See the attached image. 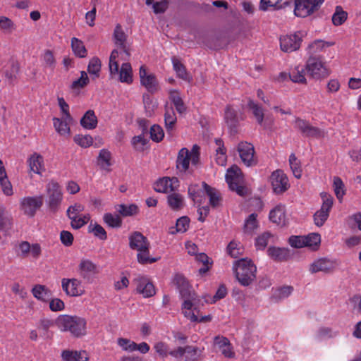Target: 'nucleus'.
<instances>
[{
	"instance_id": "obj_14",
	"label": "nucleus",
	"mask_w": 361,
	"mask_h": 361,
	"mask_svg": "<svg viewBox=\"0 0 361 361\" xmlns=\"http://www.w3.org/2000/svg\"><path fill=\"white\" fill-rule=\"evenodd\" d=\"M140 83L148 92L154 93L159 89V82L154 73L148 74L145 66H141L139 71Z\"/></svg>"
},
{
	"instance_id": "obj_39",
	"label": "nucleus",
	"mask_w": 361,
	"mask_h": 361,
	"mask_svg": "<svg viewBox=\"0 0 361 361\" xmlns=\"http://www.w3.org/2000/svg\"><path fill=\"white\" fill-rule=\"evenodd\" d=\"M247 106L250 110H252V112L257 123L259 125H262L264 117V111L262 107L250 99L248 100Z\"/></svg>"
},
{
	"instance_id": "obj_50",
	"label": "nucleus",
	"mask_w": 361,
	"mask_h": 361,
	"mask_svg": "<svg viewBox=\"0 0 361 361\" xmlns=\"http://www.w3.org/2000/svg\"><path fill=\"white\" fill-rule=\"evenodd\" d=\"M148 139L144 137V134L134 136L132 139L131 143L134 149L139 152L145 150V146L148 143Z\"/></svg>"
},
{
	"instance_id": "obj_35",
	"label": "nucleus",
	"mask_w": 361,
	"mask_h": 361,
	"mask_svg": "<svg viewBox=\"0 0 361 361\" xmlns=\"http://www.w3.org/2000/svg\"><path fill=\"white\" fill-rule=\"evenodd\" d=\"M118 73L119 80L121 82H126L127 84L133 82V73L130 63H123Z\"/></svg>"
},
{
	"instance_id": "obj_48",
	"label": "nucleus",
	"mask_w": 361,
	"mask_h": 361,
	"mask_svg": "<svg viewBox=\"0 0 361 361\" xmlns=\"http://www.w3.org/2000/svg\"><path fill=\"white\" fill-rule=\"evenodd\" d=\"M257 215L255 213H252L248 216L244 225L245 233L252 234L253 231L257 228Z\"/></svg>"
},
{
	"instance_id": "obj_8",
	"label": "nucleus",
	"mask_w": 361,
	"mask_h": 361,
	"mask_svg": "<svg viewBox=\"0 0 361 361\" xmlns=\"http://www.w3.org/2000/svg\"><path fill=\"white\" fill-rule=\"evenodd\" d=\"M202 42L209 49L216 51L226 47L230 41L224 32H210L202 36Z\"/></svg>"
},
{
	"instance_id": "obj_13",
	"label": "nucleus",
	"mask_w": 361,
	"mask_h": 361,
	"mask_svg": "<svg viewBox=\"0 0 361 361\" xmlns=\"http://www.w3.org/2000/svg\"><path fill=\"white\" fill-rule=\"evenodd\" d=\"M273 190L276 194H282L289 188L288 179L282 170L274 171L270 177Z\"/></svg>"
},
{
	"instance_id": "obj_31",
	"label": "nucleus",
	"mask_w": 361,
	"mask_h": 361,
	"mask_svg": "<svg viewBox=\"0 0 361 361\" xmlns=\"http://www.w3.org/2000/svg\"><path fill=\"white\" fill-rule=\"evenodd\" d=\"M12 226V217L7 214L5 207L0 205V231H7Z\"/></svg>"
},
{
	"instance_id": "obj_36",
	"label": "nucleus",
	"mask_w": 361,
	"mask_h": 361,
	"mask_svg": "<svg viewBox=\"0 0 361 361\" xmlns=\"http://www.w3.org/2000/svg\"><path fill=\"white\" fill-rule=\"evenodd\" d=\"M71 48L76 56L85 58L87 56V51L83 42L76 37L71 39Z\"/></svg>"
},
{
	"instance_id": "obj_6",
	"label": "nucleus",
	"mask_w": 361,
	"mask_h": 361,
	"mask_svg": "<svg viewBox=\"0 0 361 361\" xmlns=\"http://www.w3.org/2000/svg\"><path fill=\"white\" fill-rule=\"evenodd\" d=\"M46 190L48 208L51 212L56 213L59 210L63 200L61 187L57 182L51 180L47 185Z\"/></svg>"
},
{
	"instance_id": "obj_55",
	"label": "nucleus",
	"mask_w": 361,
	"mask_h": 361,
	"mask_svg": "<svg viewBox=\"0 0 361 361\" xmlns=\"http://www.w3.org/2000/svg\"><path fill=\"white\" fill-rule=\"evenodd\" d=\"M73 140L82 147H88L92 145L93 142L92 137L89 135H76L73 137Z\"/></svg>"
},
{
	"instance_id": "obj_37",
	"label": "nucleus",
	"mask_w": 361,
	"mask_h": 361,
	"mask_svg": "<svg viewBox=\"0 0 361 361\" xmlns=\"http://www.w3.org/2000/svg\"><path fill=\"white\" fill-rule=\"evenodd\" d=\"M305 70V68L297 66L288 74V77L293 82L306 84Z\"/></svg>"
},
{
	"instance_id": "obj_46",
	"label": "nucleus",
	"mask_w": 361,
	"mask_h": 361,
	"mask_svg": "<svg viewBox=\"0 0 361 361\" xmlns=\"http://www.w3.org/2000/svg\"><path fill=\"white\" fill-rule=\"evenodd\" d=\"M305 241H308L305 246L310 247L312 250H317L321 243V236L319 233H312L305 236Z\"/></svg>"
},
{
	"instance_id": "obj_9",
	"label": "nucleus",
	"mask_w": 361,
	"mask_h": 361,
	"mask_svg": "<svg viewBox=\"0 0 361 361\" xmlns=\"http://www.w3.org/2000/svg\"><path fill=\"white\" fill-rule=\"evenodd\" d=\"M321 196L323 200L322 207L313 216L314 224L317 226L324 225L329 216V212L333 205V197L331 195L322 192Z\"/></svg>"
},
{
	"instance_id": "obj_58",
	"label": "nucleus",
	"mask_w": 361,
	"mask_h": 361,
	"mask_svg": "<svg viewBox=\"0 0 361 361\" xmlns=\"http://www.w3.org/2000/svg\"><path fill=\"white\" fill-rule=\"evenodd\" d=\"M333 44H334L333 42H324L322 39H317V40L314 41L312 44H309L308 49H310V51L313 49V52L310 53L311 55L313 56L314 53H316L318 51L322 50V49L325 46L330 47Z\"/></svg>"
},
{
	"instance_id": "obj_64",
	"label": "nucleus",
	"mask_w": 361,
	"mask_h": 361,
	"mask_svg": "<svg viewBox=\"0 0 361 361\" xmlns=\"http://www.w3.org/2000/svg\"><path fill=\"white\" fill-rule=\"evenodd\" d=\"M348 224L351 228L357 227L361 231V213L358 212L351 216L349 218Z\"/></svg>"
},
{
	"instance_id": "obj_24",
	"label": "nucleus",
	"mask_w": 361,
	"mask_h": 361,
	"mask_svg": "<svg viewBox=\"0 0 361 361\" xmlns=\"http://www.w3.org/2000/svg\"><path fill=\"white\" fill-rule=\"evenodd\" d=\"M97 118L93 110L87 111L80 121V125L85 129L92 130L97 126Z\"/></svg>"
},
{
	"instance_id": "obj_23",
	"label": "nucleus",
	"mask_w": 361,
	"mask_h": 361,
	"mask_svg": "<svg viewBox=\"0 0 361 361\" xmlns=\"http://www.w3.org/2000/svg\"><path fill=\"white\" fill-rule=\"evenodd\" d=\"M202 185L207 195L209 197L210 205L212 207H218L222 200L219 192L216 188L211 187L205 182H202Z\"/></svg>"
},
{
	"instance_id": "obj_47",
	"label": "nucleus",
	"mask_w": 361,
	"mask_h": 361,
	"mask_svg": "<svg viewBox=\"0 0 361 361\" xmlns=\"http://www.w3.org/2000/svg\"><path fill=\"white\" fill-rule=\"evenodd\" d=\"M190 219L187 216H183L177 219L176 224V231H171L170 233L171 234H175L176 233H185L188 231L189 228Z\"/></svg>"
},
{
	"instance_id": "obj_41",
	"label": "nucleus",
	"mask_w": 361,
	"mask_h": 361,
	"mask_svg": "<svg viewBox=\"0 0 361 361\" xmlns=\"http://www.w3.org/2000/svg\"><path fill=\"white\" fill-rule=\"evenodd\" d=\"M88 232L92 233L94 235L102 240L107 239V234L104 228L97 223L91 222L88 226Z\"/></svg>"
},
{
	"instance_id": "obj_19",
	"label": "nucleus",
	"mask_w": 361,
	"mask_h": 361,
	"mask_svg": "<svg viewBox=\"0 0 361 361\" xmlns=\"http://www.w3.org/2000/svg\"><path fill=\"white\" fill-rule=\"evenodd\" d=\"M268 256L276 262H285L290 259V250L286 247L270 246L267 250Z\"/></svg>"
},
{
	"instance_id": "obj_1",
	"label": "nucleus",
	"mask_w": 361,
	"mask_h": 361,
	"mask_svg": "<svg viewBox=\"0 0 361 361\" xmlns=\"http://www.w3.org/2000/svg\"><path fill=\"white\" fill-rule=\"evenodd\" d=\"M129 247L132 250H137V262L141 264H152L157 262L160 257H150V244L147 238L140 232L135 231L129 236Z\"/></svg>"
},
{
	"instance_id": "obj_52",
	"label": "nucleus",
	"mask_w": 361,
	"mask_h": 361,
	"mask_svg": "<svg viewBox=\"0 0 361 361\" xmlns=\"http://www.w3.org/2000/svg\"><path fill=\"white\" fill-rule=\"evenodd\" d=\"M20 70V66L18 62L12 61L10 69L5 72V76L11 84L16 79Z\"/></svg>"
},
{
	"instance_id": "obj_34",
	"label": "nucleus",
	"mask_w": 361,
	"mask_h": 361,
	"mask_svg": "<svg viewBox=\"0 0 361 361\" xmlns=\"http://www.w3.org/2000/svg\"><path fill=\"white\" fill-rule=\"evenodd\" d=\"M169 99L179 114H183L186 111L185 105L177 90H173L170 92Z\"/></svg>"
},
{
	"instance_id": "obj_62",
	"label": "nucleus",
	"mask_w": 361,
	"mask_h": 361,
	"mask_svg": "<svg viewBox=\"0 0 361 361\" xmlns=\"http://www.w3.org/2000/svg\"><path fill=\"white\" fill-rule=\"evenodd\" d=\"M169 1L161 0L153 4V11L155 14L164 13L169 8Z\"/></svg>"
},
{
	"instance_id": "obj_2",
	"label": "nucleus",
	"mask_w": 361,
	"mask_h": 361,
	"mask_svg": "<svg viewBox=\"0 0 361 361\" xmlns=\"http://www.w3.org/2000/svg\"><path fill=\"white\" fill-rule=\"evenodd\" d=\"M56 326L62 331H69L75 337L86 334V320L78 316L59 315L55 319Z\"/></svg>"
},
{
	"instance_id": "obj_45",
	"label": "nucleus",
	"mask_w": 361,
	"mask_h": 361,
	"mask_svg": "<svg viewBox=\"0 0 361 361\" xmlns=\"http://www.w3.org/2000/svg\"><path fill=\"white\" fill-rule=\"evenodd\" d=\"M101 61L100 59L94 56L92 58L87 66V72L90 75H94V78H99V73L101 71Z\"/></svg>"
},
{
	"instance_id": "obj_5",
	"label": "nucleus",
	"mask_w": 361,
	"mask_h": 361,
	"mask_svg": "<svg viewBox=\"0 0 361 361\" xmlns=\"http://www.w3.org/2000/svg\"><path fill=\"white\" fill-rule=\"evenodd\" d=\"M305 69L315 80H322L330 75V71L324 65L321 56L310 55L306 62Z\"/></svg>"
},
{
	"instance_id": "obj_15",
	"label": "nucleus",
	"mask_w": 361,
	"mask_h": 361,
	"mask_svg": "<svg viewBox=\"0 0 361 361\" xmlns=\"http://www.w3.org/2000/svg\"><path fill=\"white\" fill-rule=\"evenodd\" d=\"M302 41V37L297 33L281 36L280 37V47L284 52H292L300 48Z\"/></svg>"
},
{
	"instance_id": "obj_42",
	"label": "nucleus",
	"mask_w": 361,
	"mask_h": 361,
	"mask_svg": "<svg viewBox=\"0 0 361 361\" xmlns=\"http://www.w3.org/2000/svg\"><path fill=\"white\" fill-rule=\"evenodd\" d=\"M241 175V170L238 166L234 164L228 168L225 177L228 185H229L231 182H237L239 180Z\"/></svg>"
},
{
	"instance_id": "obj_7",
	"label": "nucleus",
	"mask_w": 361,
	"mask_h": 361,
	"mask_svg": "<svg viewBox=\"0 0 361 361\" xmlns=\"http://www.w3.org/2000/svg\"><path fill=\"white\" fill-rule=\"evenodd\" d=\"M324 0H294V15L306 18L317 11Z\"/></svg>"
},
{
	"instance_id": "obj_49",
	"label": "nucleus",
	"mask_w": 361,
	"mask_h": 361,
	"mask_svg": "<svg viewBox=\"0 0 361 361\" xmlns=\"http://www.w3.org/2000/svg\"><path fill=\"white\" fill-rule=\"evenodd\" d=\"M170 177H163L157 180L154 185V189L157 192L166 193L169 187Z\"/></svg>"
},
{
	"instance_id": "obj_54",
	"label": "nucleus",
	"mask_w": 361,
	"mask_h": 361,
	"mask_svg": "<svg viewBox=\"0 0 361 361\" xmlns=\"http://www.w3.org/2000/svg\"><path fill=\"white\" fill-rule=\"evenodd\" d=\"M334 187L336 196L338 200L343 198L345 195V185L341 178L335 176L334 178Z\"/></svg>"
},
{
	"instance_id": "obj_30",
	"label": "nucleus",
	"mask_w": 361,
	"mask_h": 361,
	"mask_svg": "<svg viewBox=\"0 0 361 361\" xmlns=\"http://www.w3.org/2000/svg\"><path fill=\"white\" fill-rule=\"evenodd\" d=\"M171 61L178 77L184 80L190 81L191 76L187 72L185 66L175 56L172 57Z\"/></svg>"
},
{
	"instance_id": "obj_25",
	"label": "nucleus",
	"mask_w": 361,
	"mask_h": 361,
	"mask_svg": "<svg viewBox=\"0 0 361 361\" xmlns=\"http://www.w3.org/2000/svg\"><path fill=\"white\" fill-rule=\"evenodd\" d=\"M167 203L173 211H180L185 206L183 197L176 192H172L167 196Z\"/></svg>"
},
{
	"instance_id": "obj_27",
	"label": "nucleus",
	"mask_w": 361,
	"mask_h": 361,
	"mask_svg": "<svg viewBox=\"0 0 361 361\" xmlns=\"http://www.w3.org/2000/svg\"><path fill=\"white\" fill-rule=\"evenodd\" d=\"M111 152L108 149H102L99 151L97 157V164L101 169H104L109 172L111 171V169L109 168L111 166Z\"/></svg>"
},
{
	"instance_id": "obj_29",
	"label": "nucleus",
	"mask_w": 361,
	"mask_h": 361,
	"mask_svg": "<svg viewBox=\"0 0 361 361\" xmlns=\"http://www.w3.org/2000/svg\"><path fill=\"white\" fill-rule=\"evenodd\" d=\"M80 275L84 278L89 279L90 274L97 273V266L92 261L86 259L82 260L79 264Z\"/></svg>"
},
{
	"instance_id": "obj_21",
	"label": "nucleus",
	"mask_w": 361,
	"mask_h": 361,
	"mask_svg": "<svg viewBox=\"0 0 361 361\" xmlns=\"http://www.w3.org/2000/svg\"><path fill=\"white\" fill-rule=\"evenodd\" d=\"M114 38L115 40V44L123 49V51L126 54L127 56H130L129 50L126 44L127 35L123 30L121 25L119 24H117L114 29Z\"/></svg>"
},
{
	"instance_id": "obj_60",
	"label": "nucleus",
	"mask_w": 361,
	"mask_h": 361,
	"mask_svg": "<svg viewBox=\"0 0 361 361\" xmlns=\"http://www.w3.org/2000/svg\"><path fill=\"white\" fill-rule=\"evenodd\" d=\"M43 60L45 63V67L54 71L56 66V60L51 51L47 50L43 56Z\"/></svg>"
},
{
	"instance_id": "obj_12",
	"label": "nucleus",
	"mask_w": 361,
	"mask_h": 361,
	"mask_svg": "<svg viewBox=\"0 0 361 361\" xmlns=\"http://www.w3.org/2000/svg\"><path fill=\"white\" fill-rule=\"evenodd\" d=\"M43 204L42 196L26 197L20 201V209L24 214L30 217H33L37 209Z\"/></svg>"
},
{
	"instance_id": "obj_63",
	"label": "nucleus",
	"mask_w": 361,
	"mask_h": 361,
	"mask_svg": "<svg viewBox=\"0 0 361 361\" xmlns=\"http://www.w3.org/2000/svg\"><path fill=\"white\" fill-rule=\"evenodd\" d=\"M60 240L63 245L69 247L73 245L74 237L70 231H62L60 233Z\"/></svg>"
},
{
	"instance_id": "obj_18",
	"label": "nucleus",
	"mask_w": 361,
	"mask_h": 361,
	"mask_svg": "<svg viewBox=\"0 0 361 361\" xmlns=\"http://www.w3.org/2000/svg\"><path fill=\"white\" fill-rule=\"evenodd\" d=\"M270 221L281 227L286 226L288 221L286 218V209L283 205H277L269 212Z\"/></svg>"
},
{
	"instance_id": "obj_11",
	"label": "nucleus",
	"mask_w": 361,
	"mask_h": 361,
	"mask_svg": "<svg viewBox=\"0 0 361 361\" xmlns=\"http://www.w3.org/2000/svg\"><path fill=\"white\" fill-rule=\"evenodd\" d=\"M242 161L247 166H255L257 159L255 157V148L252 144L247 142H240L237 148Z\"/></svg>"
},
{
	"instance_id": "obj_44",
	"label": "nucleus",
	"mask_w": 361,
	"mask_h": 361,
	"mask_svg": "<svg viewBox=\"0 0 361 361\" xmlns=\"http://www.w3.org/2000/svg\"><path fill=\"white\" fill-rule=\"evenodd\" d=\"M104 221L111 228H120L122 226V219L118 215L106 213L103 216Z\"/></svg>"
},
{
	"instance_id": "obj_3",
	"label": "nucleus",
	"mask_w": 361,
	"mask_h": 361,
	"mask_svg": "<svg viewBox=\"0 0 361 361\" xmlns=\"http://www.w3.org/2000/svg\"><path fill=\"white\" fill-rule=\"evenodd\" d=\"M233 271L241 286H249L256 279L257 267L248 258H242L235 261Z\"/></svg>"
},
{
	"instance_id": "obj_51",
	"label": "nucleus",
	"mask_w": 361,
	"mask_h": 361,
	"mask_svg": "<svg viewBox=\"0 0 361 361\" xmlns=\"http://www.w3.org/2000/svg\"><path fill=\"white\" fill-rule=\"evenodd\" d=\"M150 138L156 142L161 141L164 136L162 128L159 125L154 124L150 128Z\"/></svg>"
},
{
	"instance_id": "obj_16",
	"label": "nucleus",
	"mask_w": 361,
	"mask_h": 361,
	"mask_svg": "<svg viewBox=\"0 0 361 361\" xmlns=\"http://www.w3.org/2000/svg\"><path fill=\"white\" fill-rule=\"evenodd\" d=\"M224 120L229 129L231 135L237 134L240 118L238 116L237 111L231 105H227L226 106Z\"/></svg>"
},
{
	"instance_id": "obj_26",
	"label": "nucleus",
	"mask_w": 361,
	"mask_h": 361,
	"mask_svg": "<svg viewBox=\"0 0 361 361\" xmlns=\"http://www.w3.org/2000/svg\"><path fill=\"white\" fill-rule=\"evenodd\" d=\"M176 116L173 108L165 107L164 123L166 132L171 135V132L175 128Z\"/></svg>"
},
{
	"instance_id": "obj_33",
	"label": "nucleus",
	"mask_w": 361,
	"mask_h": 361,
	"mask_svg": "<svg viewBox=\"0 0 361 361\" xmlns=\"http://www.w3.org/2000/svg\"><path fill=\"white\" fill-rule=\"evenodd\" d=\"M53 122L55 130L59 134L61 135H70L71 129L68 124L71 122L64 119V116L61 119L54 117L53 118Z\"/></svg>"
},
{
	"instance_id": "obj_56",
	"label": "nucleus",
	"mask_w": 361,
	"mask_h": 361,
	"mask_svg": "<svg viewBox=\"0 0 361 361\" xmlns=\"http://www.w3.org/2000/svg\"><path fill=\"white\" fill-rule=\"evenodd\" d=\"M305 236L291 235L288 238V243L293 247L302 248L306 247L305 245L308 242L305 241Z\"/></svg>"
},
{
	"instance_id": "obj_28",
	"label": "nucleus",
	"mask_w": 361,
	"mask_h": 361,
	"mask_svg": "<svg viewBox=\"0 0 361 361\" xmlns=\"http://www.w3.org/2000/svg\"><path fill=\"white\" fill-rule=\"evenodd\" d=\"M117 212L123 217L132 216L138 214L139 208L135 204L126 205L120 204L116 207Z\"/></svg>"
},
{
	"instance_id": "obj_57",
	"label": "nucleus",
	"mask_w": 361,
	"mask_h": 361,
	"mask_svg": "<svg viewBox=\"0 0 361 361\" xmlns=\"http://www.w3.org/2000/svg\"><path fill=\"white\" fill-rule=\"evenodd\" d=\"M293 290V288L290 286H283L279 288L277 290V293L273 295L272 298L274 299L276 301H278L283 298H287L289 295H290Z\"/></svg>"
},
{
	"instance_id": "obj_4",
	"label": "nucleus",
	"mask_w": 361,
	"mask_h": 361,
	"mask_svg": "<svg viewBox=\"0 0 361 361\" xmlns=\"http://www.w3.org/2000/svg\"><path fill=\"white\" fill-rule=\"evenodd\" d=\"M173 283L178 289L181 298L184 299L182 308L190 310L192 307L191 299H195V292L182 274H176L173 279Z\"/></svg>"
},
{
	"instance_id": "obj_53",
	"label": "nucleus",
	"mask_w": 361,
	"mask_h": 361,
	"mask_svg": "<svg viewBox=\"0 0 361 361\" xmlns=\"http://www.w3.org/2000/svg\"><path fill=\"white\" fill-rule=\"evenodd\" d=\"M90 82V79L87 76V74L85 71H82L80 72V77L73 82L71 87L72 89H79L83 88L88 85Z\"/></svg>"
},
{
	"instance_id": "obj_38",
	"label": "nucleus",
	"mask_w": 361,
	"mask_h": 361,
	"mask_svg": "<svg viewBox=\"0 0 361 361\" xmlns=\"http://www.w3.org/2000/svg\"><path fill=\"white\" fill-rule=\"evenodd\" d=\"M348 18V13L343 11L341 6L336 7L335 13L332 16V23L335 26L343 24Z\"/></svg>"
},
{
	"instance_id": "obj_20",
	"label": "nucleus",
	"mask_w": 361,
	"mask_h": 361,
	"mask_svg": "<svg viewBox=\"0 0 361 361\" xmlns=\"http://www.w3.org/2000/svg\"><path fill=\"white\" fill-rule=\"evenodd\" d=\"M63 361H88V353L85 350H64L61 353Z\"/></svg>"
},
{
	"instance_id": "obj_32",
	"label": "nucleus",
	"mask_w": 361,
	"mask_h": 361,
	"mask_svg": "<svg viewBox=\"0 0 361 361\" xmlns=\"http://www.w3.org/2000/svg\"><path fill=\"white\" fill-rule=\"evenodd\" d=\"M29 166L34 173L40 174L43 168L44 159L39 154L34 153L28 159Z\"/></svg>"
},
{
	"instance_id": "obj_43",
	"label": "nucleus",
	"mask_w": 361,
	"mask_h": 361,
	"mask_svg": "<svg viewBox=\"0 0 361 361\" xmlns=\"http://www.w3.org/2000/svg\"><path fill=\"white\" fill-rule=\"evenodd\" d=\"M289 164L294 176L296 178H300L302 175L301 163L294 153H292L289 157Z\"/></svg>"
},
{
	"instance_id": "obj_10",
	"label": "nucleus",
	"mask_w": 361,
	"mask_h": 361,
	"mask_svg": "<svg viewBox=\"0 0 361 361\" xmlns=\"http://www.w3.org/2000/svg\"><path fill=\"white\" fill-rule=\"evenodd\" d=\"M202 350L192 345L178 346L176 349L169 351V355L175 358L180 359L185 353V361H197L202 355Z\"/></svg>"
},
{
	"instance_id": "obj_61",
	"label": "nucleus",
	"mask_w": 361,
	"mask_h": 361,
	"mask_svg": "<svg viewBox=\"0 0 361 361\" xmlns=\"http://www.w3.org/2000/svg\"><path fill=\"white\" fill-rule=\"evenodd\" d=\"M271 236V233L269 232H264L261 235L258 236L256 238V243L255 245L259 249H264L267 244H268V240Z\"/></svg>"
},
{
	"instance_id": "obj_59",
	"label": "nucleus",
	"mask_w": 361,
	"mask_h": 361,
	"mask_svg": "<svg viewBox=\"0 0 361 361\" xmlns=\"http://www.w3.org/2000/svg\"><path fill=\"white\" fill-rule=\"evenodd\" d=\"M58 104H59V106H60V109H61L62 113L64 115V119H66V121H68V122H72L73 118L71 116V115L70 114L69 106L66 102L64 99L63 97H58Z\"/></svg>"
},
{
	"instance_id": "obj_40",
	"label": "nucleus",
	"mask_w": 361,
	"mask_h": 361,
	"mask_svg": "<svg viewBox=\"0 0 361 361\" xmlns=\"http://www.w3.org/2000/svg\"><path fill=\"white\" fill-rule=\"evenodd\" d=\"M32 293L37 299L46 302L47 298L49 296L50 290L45 286L38 284L32 288Z\"/></svg>"
},
{
	"instance_id": "obj_22",
	"label": "nucleus",
	"mask_w": 361,
	"mask_h": 361,
	"mask_svg": "<svg viewBox=\"0 0 361 361\" xmlns=\"http://www.w3.org/2000/svg\"><path fill=\"white\" fill-rule=\"evenodd\" d=\"M190 164V152L185 147L182 148L178 154L176 159V168L180 172H185Z\"/></svg>"
},
{
	"instance_id": "obj_17",
	"label": "nucleus",
	"mask_w": 361,
	"mask_h": 361,
	"mask_svg": "<svg viewBox=\"0 0 361 361\" xmlns=\"http://www.w3.org/2000/svg\"><path fill=\"white\" fill-rule=\"evenodd\" d=\"M335 269L334 262L326 258H321L314 261L311 264L310 267V271L311 273H317L322 271L326 274L331 273Z\"/></svg>"
}]
</instances>
